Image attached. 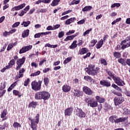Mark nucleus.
<instances>
[{
    "mask_svg": "<svg viewBox=\"0 0 130 130\" xmlns=\"http://www.w3.org/2000/svg\"><path fill=\"white\" fill-rule=\"evenodd\" d=\"M35 98L36 100H48L50 98V93L48 91H42L35 93Z\"/></svg>",
    "mask_w": 130,
    "mask_h": 130,
    "instance_id": "obj_1",
    "label": "nucleus"
},
{
    "mask_svg": "<svg viewBox=\"0 0 130 130\" xmlns=\"http://www.w3.org/2000/svg\"><path fill=\"white\" fill-rule=\"evenodd\" d=\"M85 71L87 74L91 76H97L100 73V68H95V65L89 64L88 68L85 69Z\"/></svg>",
    "mask_w": 130,
    "mask_h": 130,
    "instance_id": "obj_2",
    "label": "nucleus"
},
{
    "mask_svg": "<svg viewBox=\"0 0 130 130\" xmlns=\"http://www.w3.org/2000/svg\"><path fill=\"white\" fill-rule=\"evenodd\" d=\"M39 114H37V115L35 117V121H34V119L28 118L29 120H30V127L32 129V130H37V124L39 123Z\"/></svg>",
    "mask_w": 130,
    "mask_h": 130,
    "instance_id": "obj_3",
    "label": "nucleus"
},
{
    "mask_svg": "<svg viewBox=\"0 0 130 130\" xmlns=\"http://www.w3.org/2000/svg\"><path fill=\"white\" fill-rule=\"evenodd\" d=\"M84 102L85 103H87L88 106H90V107L92 108L98 106L97 101H95L94 99H89V97H86L84 98Z\"/></svg>",
    "mask_w": 130,
    "mask_h": 130,
    "instance_id": "obj_4",
    "label": "nucleus"
},
{
    "mask_svg": "<svg viewBox=\"0 0 130 130\" xmlns=\"http://www.w3.org/2000/svg\"><path fill=\"white\" fill-rule=\"evenodd\" d=\"M42 84V81L39 80L38 82L34 81L31 83V89L34 91H39L41 90V85Z\"/></svg>",
    "mask_w": 130,
    "mask_h": 130,
    "instance_id": "obj_5",
    "label": "nucleus"
},
{
    "mask_svg": "<svg viewBox=\"0 0 130 130\" xmlns=\"http://www.w3.org/2000/svg\"><path fill=\"white\" fill-rule=\"evenodd\" d=\"M124 102V98L122 96H116L114 98V103L115 106H119Z\"/></svg>",
    "mask_w": 130,
    "mask_h": 130,
    "instance_id": "obj_6",
    "label": "nucleus"
},
{
    "mask_svg": "<svg viewBox=\"0 0 130 130\" xmlns=\"http://www.w3.org/2000/svg\"><path fill=\"white\" fill-rule=\"evenodd\" d=\"M26 60V57L23 56L22 58L18 59L16 61V64L17 67L16 68V71L20 70L21 68H22V66L25 63V61Z\"/></svg>",
    "mask_w": 130,
    "mask_h": 130,
    "instance_id": "obj_7",
    "label": "nucleus"
},
{
    "mask_svg": "<svg viewBox=\"0 0 130 130\" xmlns=\"http://www.w3.org/2000/svg\"><path fill=\"white\" fill-rule=\"evenodd\" d=\"M76 115L79 117V118H85L86 117V113L85 112L83 111L82 109H79L77 108L75 109Z\"/></svg>",
    "mask_w": 130,
    "mask_h": 130,
    "instance_id": "obj_8",
    "label": "nucleus"
},
{
    "mask_svg": "<svg viewBox=\"0 0 130 130\" xmlns=\"http://www.w3.org/2000/svg\"><path fill=\"white\" fill-rule=\"evenodd\" d=\"M82 91L84 92V94H86V95H88V96H91V95H93V93L94 92L91 88H90L89 87L84 86L82 88Z\"/></svg>",
    "mask_w": 130,
    "mask_h": 130,
    "instance_id": "obj_9",
    "label": "nucleus"
},
{
    "mask_svg": "<svg viewBox=\"0 0 130 130\" xmlns=\"http://www.w3.org/2000/svg\"><path fill=\"white\" fill-rule=\"evenodd\" d=\"M113 80L118 86H122L125 85V82L118 77H115Z\"/></svg>",
    "mask_w": 130,
    "mask_h": 130,
    "instance_id": "obj_10",
    "label": "nucleus"
},
{
    "mask_svg": "<svg viewBox=\"0 0 130 130\" xmlns=\"http://www.w3.org/2000/svg\"><path fill=\"white\" fill-rule=\"evenodd\" d=\"M100 85L101 86H103V87H106L108 88L111 86V83H110V81L108 80L102 79L100 81Z\"/></svg>",
    "mask_w": 130,
    "mask_h": 130,
    "instance_id": "obj_11",
    "label": "nucleus"
},
{
    "mask_svg": "<svg viewBox=\"0 0 130 130\" xmlns=\"http://www.w3.org/2000/svg\"><path fill=\"white\" fill-rule=\"evenodd\" d=\"M32 47L33 46L28 45L26 46L23 47L19 50V54H22V53H25V52H27V51H29V50H31L32 49Z\"/></svg>",
    "mask_w": 130,
    "mask_h": 130,
    "instance_id": "obj_12",
    "label": "nucleus"
},
{
    "mask_svg": "<svg viewBox=\"0 0 130 130\" xmlns=\"http://www.w3.org/2000/svg\"><path fill=\"white\" fill-rule=\"evenodd\" d=\"M73 111H74V108L72 107L67 108L64 110L65 116H71L73 114Z\"/></svg>",
    "mask_w": 130,
    "mask_h": 130,
    "instance_id": "obj_13",
    "label": "nucleus"
},
{
    "mask_svg": "<svg viewBox=\"0 0 130 130\" xmlns=\"http://www.w3.org/2000/svg\"><path fill=\"white\" fill-rule=\"evenodd\" d=\"M26 6V4L23 3L22 4H21L18 6H14L12 9V12H15V11H20V10H22V9H23V8H25Z\"/></svg>",
    "mask_w": 130,
    "mask_h": 130,
    "instance_id": "obj_14",
    "label": "nucleus"
},
{
    "mask_svg": "<svg viewBox=\"0 0 130 130\" xmlns=\"http://www.w3.org/2000/svg\"><path fill=\"white\" fill-rule=\"evenodd\" d=\"M73 94L74 97H82V96H83V91H80V90L77 89H74V92H73Z\"/></svg>",
    "mask_w": 130,
    "mask_h": 130,
    "instance_id": "obj_15",
    "label": "nucleus"
},
{
    "mask_svg": "<svg viewBox=\"0 0 130 130\" xmlns=\"http://www.w3.org/2000/svg\"><path fill=\"white\" fill-rule=\"evenodd\" d=\"M62 90L63 92L64 93H68V92H70L71 91V86L67 84H64L62 87Z\"/></svg>",
    "mask_w": 130,
    "mask_h": 130,
    "instance_id": "obj_16",
    "label": "nucleus"
},
{
    "mask_svg": "<svg viewBox=\"0 0 130 130\" xmlns=\"http://www.w3.org/2000/svg\"><path fill=\"white\" fill-rule=\"evenodd\" d=\"M96 102L98 103H104L105 102V98L101 97L99 95H96L95 97Z\"/></svg>",
    "mask_w": 130,
    "mask_h": 130,
    "instance_id": "obj_17",
    "label": "nucleus"
},
{
    "mask_svg": "<svg viewBox=\"0 0 130 130\" xmlns=\"http://www.w3.org/2000/svg\"><path fill=\"white\" fill-rule=\"evenodd\" d=\"M109 121L112 123H117V116L116 115H113L109 117Z\"/></svg>",
    "mask_w": 130,
    "mask_h": 130,
    "instance_id": "obj_18",
    "label": "nucleus"
},
{
    "mask_svg": "<svg viewBox=\"0 0 130 130\" xmlns=\"http://www.w3.org/2000/svg\"><path fill=\"white\" fill-rule=\"evenodd\" d=\"M16 64V61L15 59H12L10 62L8 63V65L7 66V69H12L13 66Z\"/></svg>",
    "mask_w": 130,
    "mask_h": 130,
    "instance_id": "obj_19",
    "label": "nucleus"
},
{
    "mask_svg": "<svg viewBox=\"0 0 130 130\" xmlns=\"http://www.w3.org/2000/svg\"><path fill=\"white\" fill-rule=\"evenodd\" d=\"M104 43V42H103V40L101 39L100 41H99L98 43L96 44L95 47L97 49H99L102 47V46L103 45Z\"/></svg>",
    "mask_w": 130,
    "mask_h": 130,
    "instance_id": "obj_20",
    "label": "nucleus"
},
{
    "mask_svg": "<svg viewBox=\"0 0 130 130\" xmlns=\"http://www.w3.org/2000/svg\"><path fill=\"white\" fill-rule=\"evenodd\" d=\"M84 79L87 82H90V83H95V80L93 79L92 77L89 76H85L84 77Z\"/></svg>",
    "mask_w": 130,
    "mask_h": 130,
    "instance_id": "obj_21",
    "label": "nucleus"
},
{
    "mask_svg": "<svg viewBox=\"0 0 130 130\" xmlns=\"http://www.w3.org/2000/svg\"><path fill=\"white\" fill-rule=\"evenodd\" d=\"M75 20H76L75 17H73V18L68 19L66 20L65 24H66V25H70V24H72V23H74Z\"/></svg>",
    "mask_w": 130,
    "mask_h": 130,
    "instance_id": "obj_22",
    "label": "nucleus"
},
{
    "mask_svg": "<svg viewBox=\"0 0 130 130\" xmlns=\"http://www.w3.org/2000/svg\"><path fill=\"white\" fill-rule=\"evenodd\" d=\"M29 32L30 30L29 29L24 30L22 34V38H26V37H28V36H29Z\"/></svg>",
    "mask_w": 130,
    "mask_h": 130,
    "instance_id": "obj_23",
    "label": "nucleus"
},
{
    "mask_svg": "<svg viewBox=\"0 0 130 130\" xmlns=\"http://www.w3.org/2000/svg\"><path fill=\"white\" fill-rule=\"evenodd\" d=\"M128 119V117H120L117 118V123H119V122H124L126 121Z\"/></svg>",
    "mask_w": 130,
    "mask_h": 130,
    "instance_id": "obj_24",
    "label": "nucleus"
},
{
    "mask_svg": "<svg viewBox=\"0 0 130 130\" xmlns=\"http://www.w3.org/2000/svg\"><path fill=\"white\" fill-rule=\"evenodd\" d=\"M38 103H37V102H31V103H30L28 105V108H31V107L32 108H36V107L37 106Z\"/></svg>",
    "mask_w": 130,
    "mask_h": 130,
    "instance_id": "obj_25",
    "label": "nucleus"
},
{
    "mask_svg": "<svg viewBox=\"0 0 130 130\" xmlns=\"http://www.w3.org/2000/svg\"><path fill=\"white\" fill-rule=\"evenodd\" d=\"M79 52L80 55L85 54V53L89 52V50L87 48H82L79 50Z\"/></svg>",
    "mask_w": 130,
    "mask_h": 130,
    "instance_id": "obj_26",
    "label": "nucleus"
},
{
    "mask_svg": "<svg viewBox=\"0 0 130 130\" xmlns=\"http://www.w3.org/2000/svg\"><path fill=\"white\" fill-rule=\"evenodd\" d=\"M77 42L78 41L77 40L73 41L71 45L70 46L69 48L70 49H75V48H77V47L78 46V44H77Z\"/></svg>",
    "mask_w": 130,
    "mask_h": 130,
    "instance_id": "obj_27",
    "label": "nucleus"
},
{
    "mask_svg": "<svg viewBox=\"0 0 130 130\" xmlns=\"http://www.w3.org/2000/svg\"><path fill=\"white\" fill-rule=\"evenodd\" d=\"M17 82H18V81L14 82L10 85V86L8 89V92H11V91H12V90H13V89H14V88L17 86Z\"/></svg>",
    "mask_w": 130,
    "mask_h": 130,
    "instance_id": "obj_28",
    "label": "nucleus"
},
{
    "mask_svg": "<svg viewBox=\"0 0 130 130\" xmlns=\"http://www.w3.org/2000/svg\"><path fill=\"white\" fill-rule=\"evenodd\" d=\"M118 62H119V63H120L121 64H122V66H126V63H125V59H124V58H119L118 59Z\"/></svg>",
    "mask_w": 130,
    "mask_h": 130,
    "instance_id": "obj_29",
    "label": "nucleus"
},
{
    "mask_svg": "<svg viewBox=\"0 0 130 130\" xmlns=\"http://www.w3.org/2000/svg\"><path fill=\"white\" fill-rule=\"evenodd\" d=\"M8 114V110L5 109L1 113V118H5L6 116Z\"/></svg>",
    "mask_w": 130,
    "mask_h": 130,
    "instance_id": "obj_30",
    "label": "nucleus"
},
{
    "mask_svg": "<svg viewBox=\"0 0 130 130\" xmlns=\"http://www.w3.org/2000/svg\"><path fill=\"white\" fill-rule=\"evenodd\" d=\"M123 114L124 115H130V110L126 108H124L123 109Z\"/></svg>",
    "mask_w": 130,
    "mask_h": 130,
    "instance_id": "obj_31",
    "label": "nucleus"
},
{
    "mask_svg": "<svg viewBox=\"0 0 130 130\" xmlns=\"http://www.w3.org/2000/svg\"><path fill=\"white\" fill-rule=\"evenodd\" d=\"M59 2H60V0H53L51 4V6L52 7H55L58 5V3H59Z\"/></svg>",
    "mask_w": 130,
    "mask_h": 130,
    "instance_id": "obj_32",
    "label": "nucleus"
},
{
    "mask_svg": "<svg viewBox=\"0 0 130 130\" xmlns=\"http://www.w3.org/2000/svg\"><path fill=\"white\" fill-rule=\"evenodd\" d=\"M113 55L116 58H120L121 57V53L118 52H114Z\"/></svg>",
    "mask_w": 130,
    "mask_h": 130,
    "instance_id": "obj_33",
    "label": "nucleus"
},
{
    "mask_svg": "<svg viewBox=\"0 0 130 130\" xmlns=\"http://www.w3.org/2000/svg\"><path fill=\"white\" fill-rule=\"evenodd\" d=\"M44 83L45 86L46 87L48 86V84H49V78L48 77H45L44 78Z\"/></svg>",
    "mask_w": 130,
    "mask_h": 130,
    "instance_id": "obj_34",
    "label": "nucleus"
},
{
    "mask_svg": "<svg viewBox=\"0 0 130 130\" xmlns=\"http://www.w3.org/2000/svg\"><path fill=\"white\" fill-rule=\"evenodd\" d=\"M97 43V40L93 39L90 42V44L89 45L90 47H94L95 44Z\"/></svg>",
    "mask_w": 130,
    "mask_h": 130,
    "instance_id": "obj_35",
    "label": "nucleus"
},
{
    "mask_svg": "<svg viewBox=\"0 0 130 130\" xmlns=\"http://www.w3.org/2000/svg\"><path fill=\"white\" fill-rule=\"evenodd\" d=\"M6 89V82H2L0 85V91H4Z\"/></svg>",
    "mask_w": 130,
    "mask_h": 130,
    "instance_id": "obj_36",
    "label": "nucleus"
},
{
    "mask_svg": "<svg viewBox=\"0 0 130 130\" xmlns=\"http://www.w3.org/2000/svg\"><path fill=\"white\" fill-rule=\"evenodd\" d=\"M92 9L91 6H85L84 8L82 9V12H87V11H91Z\"/></svg>",
    "mask_w": 130,
    "mask_h": 130,
    "instance_id": "obj_37",
    "label": "nucleus"
},
{
    "mask_svg": "<svg viewBox=\"0 0 130 130\" xmlns=\"http://www.w3.org/2000/svg\"><path fill=\"white\" fill-rule=\"evenodd\" d=\"M106 73H107L108 76H109L110 77H111V78H112L113 80L114 79V78L115 77V76H114V75L112 74V73L111 71H108V69L106 70Z\"/></svg>",
    "mask_w": 130,
    "mask_h": 130,
    "instance_id": "obj_38",
    "label": "nucleus"
},
{
    "mask_svg": "<svg viewBox=\"0 0 130 130\" xmlns=\"http://www.w3.org/2000/svg\"><path fill=\"white\" fill-rule=\"evenodd\" d=\"M13 126L15 128H18L19 127H21V124L19 123L18 122H14L13 124Z\"/></svg>",
    "mask_w": 130,
    "mask_h": 130,
    "instance_id": "obj_39",
    "label": "nucleus"
},
{
    "mask_svg": "<svg viewBox=\"0 0 130 130\" xmlns=\"http://www.w3.org/2000/svg\"><path fill=\"white\" fill-rule=\"evenodd\" d=\"M30 23L31 22L30 21H23V22L21 23V25H24V27H28Z\"/></svg>",
    "mask_w": 130,
    "mask_h": 130,
    "instance_id": "obj_40",
    "label": "nucleus"
},
{
    "mask_svg": "<svg viewBox=\"0 0 130 130\" xmlns=\"http://www.w3.org/2000/svg\"><path fill=\"white\" fill-rule=\"evenodd\" d=\"M73 58V57H69L67 58H66L65 59V60L63 61V64H67V63H68V62H70V61H71V60H72V59Z\"/></svg>",
    "mask_w": 130,
    "mask_h": 130,
    "instance_id": "obj_41",
    "label": "nucleus"
},
{
    "mask_svg": "<svg viewBox=\"0 0 130 130\" xmlns=\"http://www.w3.org/2000/svg\"><path fill=\"white\" fill-rule=\"evenodd\" d=\"M111 87L114 88V89L117 90V91H121V88H120V87H118V86L116 85L115 84H112Z\"/></svg>",
    "mask_w": 130,
    "mask_h": 130,
    "instance_id": "obj_42",
    "label": "nucleus"
},
{
    "mask_svg": "<svg viewBox=\"0 0 130 130\" xmlns=\"http://www.w3.org/2000/svg\"><path fill=\"white\" fill-rule=\"evenodd\" d=\"M7 126H8V123H7V122H5L3 125L0 124V130L5 129Z\"/></svg>",
    "mask_w": 130,
    "mask_h": 130,
    "instance_id": "obj_43",
    "label": "nucleus"
},
{
    "mask_svg": "<svg viewBox=\"0 0 130 130\" xmlns=\"http://www.w3.org/2000/svg\"><path fill=\"white\" fill-rule=\"evenodd\" d=\"M73 39H74V36H73V35L68 36L64 40V41H69V40H73Z\"/></svg>",
    "mask_w": 130,
    "mask_h": 130,
    "instance_id": "obj_44",
    "label": "nucleus"
},
{
    "mask_svg": "<svg viewBox=\"0 0 130 130\" xmlns=\"http://www.w3.org/2000/svg\"><path fill=\"white\" fill-rule=\"evenodd\" d=\"M115 7L117 8H119V7H120V3H114L111 5V8L113 9V8H115Z\"/></svg>",
    "mask_w": 130,
    "mask_h": 130,
    "instance_id": "obj_45",
    "label": "nucleus"
},
{
    "mask_svg": "<svg viewBox=\"0 0 130 130\" xmlns=\"http://www.w3.org/2000/svg\"><path fill=\"white\" fill-rule=\"evenodd\" d=\"M41 72L40 71H38L34 73H32L30 74V77H35V76H39Z\"/></svg>",
    "mask_w": 130,
    "mask_h": 130,
    "instance_id": "obj_46",
    "label": "nucleus"
},
{
    "mask_svg": "<svg viewBox=\"0 0 130 130\" xmlns=\"http://www.w3.org/2000/svg\"><path fill=\"white\" fill-rule=\"evenodd\" d=\"M101 64H103L104 66H106L107 64V61L104 58H101Z\"/></svg>",
    "mask_w": 130,
    "mask_h": 130,
    "instance_id": "obj_47",
    "label": "nucleus"
},
{
    "mask_svg": "<svg viewBox=\"0 0 130 130\" xmlns=\"http://www.w3.org/2000/svg\"><path fill=\"white\" fill-rule=\"evenodd\" d=\"M64 36V31H61L58 33V38H62V37H63Z\"/></svg>",
    "mask_w": 130,
    "mask_h": 130,
    "instance_id": "obj_48",
    "label": "nucleus"
},
{
    "mask_svg": "<svg viewBox=\"0 0 130 130\" xmlns=\"http://www.w3.org/2000/svg\"><path fill=\"white\" fill-rule=\"evenodd\" d=\"M113 94H114V95H116V96H118V97H120V96H122V93L120 92H117L115 90H113L112 91Z\"/></svg>",
    "mask_w": 130,
    "mask_h": 130,
    "instance_id": "obj_49",
    "label": "nucleus"
},
{
    "mask_svg": "<svg viewBox=\"0 0 130 130\" xmlns=\"http://www.w3.org/2000/svg\"><path fill=\"white\" fill-rule=\"evenodd\" d=\"M29 83H30V78H27L26 80H25L23 85L24 86H25V87H27V86L29 85Z\"/></svg>",
    "mask_w": 130,
    "mask_h": 130,
    "instance_id": "obj_50",
    "label": "nucleus"
},
{
    "mask_svg": "<svg viewBox=\"0 0 130 130\" xmlns=\"http://www.w3.org/2000/svg\"><path fill=\"white\" fill-rule=\"evenodd\" d=\"M13 47H14V46H13V43H10L8 45L7 49V51L11 50V49H12V48H13Z\"/></svg>",
    "mask_w": 130,
    "mask_h": 130,
    "instance_id": "obj_51",
    "label": "nucleus"
},
{
    "mask_svg": "<svg viewBox=\"0 0 130 130\" xmlns=\"http://www.w3.org/2000/svg\"><path fill=\"white\" fill-rule=\"evenodd\" d=\"M75 32V30H69L68 32L66 33V36H70V35H72V34H74Z\"/></svg>",
    "mask_w": 130,
    "mask_h": 130,
    "instance_id": "obj_52",
    "label": "nucleus"
},
{
    "mask_svg": "<svg viewBox=\"0 0 130 130\" xmlns=\"http://www.w3.org/2000/svg\"><path fill=\"white\" fill-rule=\"evenodd\" d=\"M13 94L15 96H18V95H19V94H21V92H20V91H19L17 90H13Z\"/></svg>",
    "mask_w": 130,
    "mask_h": 130,
    "instance_id": "obj_53",
    "label": "nucleus"
},
{
    "mask_svg": "<svg viewBox=\"0 0 130 130\" xmlns=\"http://www.w3.org/2000/svg\"><path fill=\"white\" fill-rule=\"evenodd\" d=\"M80 2H81V1H80V0H77L76 1V0H73L71 2V4L72 5H78V4H80Z\"/></svg>",
    "mask_w": 130,
    "mask_h": 130,
    "instance_id": "obj_54",
    "label": "nucleus"
},
{
    "mask_svg": "<svg viewBox=\"0 0 130 130\" xmlns=\"http://www.w3.org/2000/svg\"><path fill=\"white\" fill-rule=\"evenodd\" d=\"M25 69L22 68L21 70H19V75H22L23 77H24V73H25Z\"/></svg>",
    "mask_w": 130,
    "mask_h": 130,
    "instance_id": "obj_55",
    "label": "nucleus"
},
{
    "mask_svg": "<svg viewBox=\"0 0 130 130\" xmlns=\"http://www.w3.org/2000/svg\"><path fill=\"white\" fill-rule=\"evenodd\" d=\"M92 28H90L89 29H87L86 31H85L83 33V36H85L87 35V34H89L91 31H92Z\"/></svg>",
    "mask_w": 130,
    "mask_h": 130,
    "instance_id": "obj_56",
    "label": "nucleus"
},
{
    "mask_svg": "<svg viewBox=\"0 0 130 130\" xmlns=\"http://www.w3.org/2000/svg\"><path fill=\"white\" fill-rule=\"evenodd\" d=\"M72 12H73V11L72 10H68L67 11H65V12H63L61 14V16H64V15H67L68 14H70V13H72Z\"/></svg>",
    "mask_w": 130,
    "mask_h": 130,
    "instance_id": "obj_57",
    "label": "nucleus"
},
{
    "mask_svg": "<svg viewBox=\"0 0 130 130\" xmlns=\"http://www.w3.org/2000/svg\"><path fill=\"white\" fill-rule=\"evenodd\" d=\"M27 12L25 10H21V12L19 14H18V16L20 17H23L25 14H26Z\"/></svg>",
    "mask_w": 130,
    "mask_h": 130,
    "instance_id": "obj_58",
    "label": "nucleus"
},
{
    "mask_svg": "<svg viewBox=\"0 0 130 130\" xmlns=\"http://www.w3.org/2000/svg\"><path fill=\"white\" fill-rule=\"evenodd\" d=\"M41 35H42V32H39L35 35L34 37L35 38H40Z\"/></svg>",
    "mask_w": 130,
    "mask_h": 130,
    "instance_id": "obj_59",
    "label": "nucleus"
},
{
    "mask_svg": "<svg viewBox=\"0 0 130 130\" xmlns=\"http://www.w3.org/2000/svg\"><path fill=\"white\" fill-rule=\"evenodd\" d=\"M10 31H5L3 33V36H4V37H7V36H10Z\"/></svg>",
    "mask_w": 130,
    "mask_h": 130,
    "instance_id": "obj_60",
    "label": "nucleus"
},
{
    "mask_svg": "<svg viewBox=\"0 0 130 130\" xmlns=\"http://www.w3.org/2000/svg\"><path fill=\"white\" fill-rule=\"evenodd\" d=\"M20 25V22H15L12 25V28H15L16 27H18Z\"/></svg>",
    "mask_w": 130,
    "mask_h": 130,
    "instance_id": "obj_61",
    "label": "nucleus"
},
{
    "mask_svg": "<svg viewBox=\"0 0 130 130\" xmlns=\"http://www.w3.org/2000/svg\"><path fill=\"white\" fill-rule=\"evenodd\" d=\"M45 61H46V58H44L43 60L39 62V67H41V66H42V64H43V63H44Z\"/></svg>",
    "mask_w": 130,
    "mask_h": 130,
    "instance_id": "obj_62",
    "label": "nucleus"
},
{
    "mask_svg": "<svg viewBox=\"0 0 130 130\" xmlns=\"http://www.w3.org/2000/svg\"><path fill=\"white\" fill-rule=\"evenodd\" d=\"M124 94L127 96V97H130V90H126Z\"/></svg>",
    "mask_w": 130,
    "mask_h": 130,
    "instance_id": "obj_63",
    "label": "nucleus"
},
{
    "mask_svg": "<svg viewBox=\"0 0 130 130\" xmlns=\"http://www.w3.org/2000/svg\"><path fill=\"white\" fill-rule=\"evenodd\" d=\"M60 24H56V25H53V30H56V29H58V28H60Z\"/></svg>",
    "mask_w": 130,
    "mask_h": 130,
    "instance_id": "obj_64",
    "label": "nucleus"
}]
</instances>
